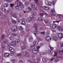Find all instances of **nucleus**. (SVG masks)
Masks as SVG:
<instances>
[{
	"label": "nucleus",
	"instance_id": "1",
	"mask_svg": "<svg viewBox=\"0 0 63 63\" xmlns=\"http://www.w3.org/2000/svg\"><path fill=\"white\" fill-rule=\"evenodd\" d=\"M40 47V46H37L36 47V48H35L34 49H33L32 50V52L34 53L35 54H37L38 52L39 51V49Z\"/></svg>",
	"mask_w": 63,
	"mask_h": 63
},
{
	"label": "nucleus",
	"instance_id": "2",
	"mask_svg": "<svg viewBox=\"0 0 63 63\" xmlns=\"http://www.w3.org/2000/svg\"><path fill=\"white\" fill-rule=\"evenodd\" d=\"M31 18L32 20H33L34 19V17L32 15H31L30 16V17L27 18L26 20L27 22H31V20L30 19Z\"/></svg>",
	"mask_w": 63,
	"mask_h": 63
},
{
	"label": "nucleus",
	"instance_id": "3",
	"mask_svg": "<svg viewBox=\"0 0 63 63\" xmlns=\"http://www.w3.org/2000/svg\"><path fill=\"white\" fill-rule=\"evenodd\" d=\"M17 5L18 6H19V7L21 9H23L24 8V5L22 4V2L20 1L18 2Z\"/></svg>",
	"mask_w": 63,
	"mask_h": 63
},
{
	"label": "nucleus",
	"instance_id": "4",
	"mask_svg": "<svg viewBox=\"0 0 63 63\" xmlns=\"http://www.w3.org/2000/svg\"><path fill=\"white\" fill-rule=\"evenodd\" d=\"M10 45L12 47H16V44L15 41H12L10 43Z\"/></svg>",
	"mask_w": 63,
	"mask_h": 63
},
{
	"label": "nucleus",
	"instance_id": "5",
	"mask_svg": "<svg viewBox=\"0 0 63 63\" xmlns=\"http://www.w3.org/2000/svg\"><path fill=\"white\" fill-rule=\"evenodd\" d=\"M49 47L51 49H50L48 51V53L49 54H51L53 53V50H52L53 49V48L51 47L50 46H49Z\"/></svg>",
	"mask_w": 63,
	"mask_h": 63
},
{
	"label": "nucleus",
	"instance_id": "6",
	"mask_svg": "<svg viewBox=\"0 0 63 63\" xmlns=\"http://www.w3.org/2000/svg\"><path fill=\"white\" fill-rule=\"evenodd\" d=\"M51 40V38L49 36H47L46 38V40L47 42H50Z\"/></svg>",
	"mask_w": 63,
	"mask_h": 63
},
{
	"label": "nucleus",
	"instance_id": "7",
	"mask_svg": "<svg viewBox=\"0 0 63 63\" xmlns=\"http://www.w3.org/2000/svg\"><path fill=\"white\" fill-rule=\"evenodd\" d=\"M58 28L59 31L61 32L63 31V26H59Z\"/></svg>",
	"mask_w": 63,
	"mask_h": 63
},
{
	"label": "nucleus",
	"instance_id": "8",
	"mask_svg": "<svg viewBox=\"0 0 63 63\" xmlns=\"http://www.w3.org/2000/svg\"><path fill=\"white\" fill-rule=\"evenodd\" d=\"M63 34L62 33H60L58 34V37L60 39H61L63 38Z\"/></svg>",
	"mask_w": 63,
	"mask_h": 63
},
{
	"label": "nucleus",
	"instance_id": "9",
	"mask_svg": "<svg viewBox=\"0 0 63 63\" xmlns=\"http://www.w3.org/2000/svg\"><path fill=\"white\" fill-rule=\"evenodd\" d=\"M12 29L13 30V31H16L17 30V27L16 26H14L12 28Z\"/></svg>",
	"mask_w": 63,
	"mask_h": 63
},
{
	"label": "nucleus",
	"instance_id": "10",
	"mask_svg": "<svg viewBox=\"0 0 63 63\" xmlns=\"http://www.w3.org/2000/svg\"><path fill=\"white\" fill-rule=\"evenodd\" d=\"M62 52L63 53V49L61 51L60 50H59L58 51V53L60 55H62L63 54Z\"/></svg>",
	"mask_w": 63,
	"mask_h": 63
},
{
	"label": "nucleus",
	"instance_id": "11",
	"mask_svg": "<svg viewBox=\"0 0 63 63\" xmlns=\"http://www.w3.org/2000/svg\"><path fill=\"white\" fill-rule=\"evenodd\" d=\"M9 50L11 52H14L15 49L13 48L12 47H10L9 48Z\"/></svg>",
	"mask_w": 63,
	"mask_h": 63
},
{
	"label": "nucleus",
	"instance_id": "12",
	"mask_svg": "<svg viewBox=\"0 0 63 63\" xmlns=\"http://www.w3.org/2000/svg\"><path fill=\"white\" fill-rule=\"evenodd\" d=\"M35 3L34 2H32L31 4V6L32 8H34L35 7Z\"/></svg>",
	"mask_w": 63,
	"mask_h": 63
},
{
	"label": "nucleus",
	"instance_id": "13",
	"mask_svg": "<svg viewBox=\"0 0 63 63\" xmlns=\"http://www.w3.org/2000/svg\"><path fill=\"white\" fill-rule=\"evenodd\" d=\"M38 21H41L43 20V16H40L38 17Z\"/></svg>",
	"mask_w": 63,
	"mask_h": 63
},
{
	"label": "nucleus",
	"instance_id": "14",
	"mask_svg": "<svg viewBox=\"0 0 63 63\" xmlns=\"http://www.w3.org/2000/svg\"><path fill=\"white\" fill-rule=\"evenodd\" d=\"M44 21L45 22V23H46V24H49L50 23L48 21V20L47 19H45L44 20Z\"/></svg>",
	"mask_w": 63,
	"mask_h": 63
},
{
	"label": "nucleus",
	"instance_id": "15",
	"mask_svg": "<svg viewBox=\"0 0 63 63\" xmlns=\"http://www.w3.org/2000/svg\"><path fill=\"white\" fill-rule=\"evenodd\" d=\"M13 17H14V18H16L17 20H18V19H19V17L17 16L15 14H13Z\"/></svg>",
	"mask_w": 63,
	"mask_h": 63
},
{
	"label": "nucleus",
	"instance_id": "16",
	"mask_svg": "<svg viewBox=\"0 0 63 63\" xmlns=\"http://www.w3.org/2000/svg\"><path fill=\"white\" fill-rule=\"evenodd\" d=\"M8 43V40L7 39H4L3 41L2 44H7Z\"/></svg>",
	"mask_w": 63,
	"mask_h": 63
},
{
	"label": "nucleus",
	"instance_id": "17",
	"mask_svg": "<svg viewBox=\"0 0 63 63\" xmlns=\"http://www.w3.org/2000/svg\"><path fill=\"white\" fill-rule=\"evenodd\" d=\"M10 55V54L7 53H5L4 54V56L5 57H8Z\"/></svg>",
	"mask_w": 63,
	"mask_h": 63
},
{
	"label": "nucleus",
	"instance_id": "18",
	"mask_svg": "<svg viewBox=\"0 0 63 63\" xmlns=\"http://www.w3.org/2000/svg\"><path fill=\"white\" fill-rule=\"evenodd\" d=\"M24 55L26 57H29L30 54L28 53H26L24 54Z\"/></svg>",
	"mask_w": 63,
	"mask_h": 63
},
{
	"label": "nucleus",
	"instance_id": "19",
	"mask_svg": "<svg viewBox=\"0 0 63 63\" xmlns=\"http://www.w3.org/2000/svg\"><path fill=\"white\" fill-rule=\"evenodd\" d=\"M55 62V63H57L59 61V58H55V60L54 61Z\"/></svg>",
	"mask_w": 63,
	"mask_h": 63
},
{
	"label": "nucleus",
	"instance_id": "20",
	"mask_svg": "<svg viewBox=\"0 0 63 63\" xmlns=\"http://www.w3.org/2000/svg\"><path fill=\"white\" fill-rule=\"evenodd\" d=\"M18 29L19 30H20V31H21V30H23V27H22L21 26H19L18 27Z\"/></svg>",
	"mask_w": 63,
	"mask_h": 63
},
{
	"label": "nucleus",
	"instance_id": "21",
	"mask_svg": "<svg viewBox=\"0 0 63 63\" xmlns=\"http://www.w3.org/2000/svg\"><path fill=\"white\" fill-rule=\"evenodd\" d=\"M33 40V38L32 37L30 38L29 39V42H32Z\"/></svg>",
	"mask_w": 63,
	"mask_h": 63
},
{
	"label": "nucleus",
	"instance_id": "22",
	"mask_svg": "<svg viewBox=\"0 0 63 63\" xmlns=\"http://www.w3.org/2000/svg\"><path fill=\"white\" fill-rule=\"evenodd\" d=\"M9 39L10 41H12L14 40V37L12 36H11L9 37Z\"/></svg>",
	"mask_w": 63,
	"mask_h": 63
},
{
	"label": "nucleus",
	"instance_id": "23",
	"mask_svg": "<svg viewBox=\"0 0 63 63\" xmlns=\"http://www.w3.org/2000/svg\"><path fill=\"white\" fill-rule=\"evenodd\" d=\"M43 8L44 9V10H49V7H47L45 6H43Z\"/></svg>",
	"mask_w": 63,
	"mask_h": 63
},
{
	"label": "nucleus",
	"instance_id": "24",
	"mask_svg": "<svg viewBox=\"0 0 63 63\" xmlns=\"http://www.w3.org/2000/svg\"><path fill=\"white\" fill-rule=\"evenodd\" d=\"M30 47L31 49H34L35 48V46L33 45H31L30 46Z\"/></svg>",
	"mask_w": 63,
	"mask_h": 63
},
{
	"label": "nucleus",
	"instance_id": "25",
	"mask_svg": "<svg viewBox=\"0 0 63 63\" xmlns=\"http://www.w3.org/2000/svg\"><path fill=\"white\" fill-rule=\"evenodd\" d=\"M21 48L22 50H25L26 49V46L23 45L21 47Z\"/></svg>",
	"mask_w": 63,
	"mask_h": 63
},
{
	"label": "nucleus",
	"instance_id": "26",
	"mask_svg": "<svg viewBox=\"0 0 63 63\" xmlns=\"http://www.w3.org/2000/svg\"><path fill=\"white\" fill-rule=\"evenodd\" d=\"M33 33L35 36H37L38 35V33L37 32L34 31L33 32Z\"/></svg>",
	"mask_w": 63,
	"mask_h": 63
},
{
	"label": "nucleus",
	"instance_id": "27",
	"mask_svg": "<svg viewBox=\"0 0 63 63\" xmlns=\"http://www.w3.org/2000/svg\"><path fill=\"white\" fill-rule=\"evenodd\" d=\"M57 25L55 24H53L52 26V27L54 29H55V28H56V27H57Z\"/></svg>",
	"mask_w": 63,
	"mask_h": 63
},
{
	"label": "nucleus",
	"instance_id": "28",
	"mask_svg": "<svg viewBox=\"0 0 63 63\" xmlns=\"http://www.w3.org/2000/svg\"><path fill=\"white\" fill-rule=\"evenodd\" d=\"M15 42L17 44H18V43H19V42H20V40L19 39H16L15 40Z\"/></svg>",
	"mask_w": 63,
	"mask_h": 63
},
{
	"label": "nucleus",
	"instance_id": "29",
	"mask_svg": "<svg viewBox=\"0 0 63 63\" xmlns=\"http://www.w3.org/2000/svg\"><path fill=\"white\" fill-rule=\"evenodd\" d=\"M38 42L37 41H34L33 43V45L34 46H37L38 45Z\"/></svg>",
	"mask_w": 63,
	"mask_h": 63
},
{
	"label": "nucleus",
	"instance_id": "30",
	"mask_svg": "<svg viewBox=\"0 0 63 63\" xmlns=\"http://www.w3.org/2000/svg\"><path fill=\"white\" fill-rule=\"evenodd\" d=\"M38 27V25L37 24H34L33 25V27L35 28H37Z\"/></svg>",
	"mask_w": 63,
	"mask_h": 63
},
{
	"label": "nucleus",
	"instance_id": "31",
	"mask_svg": "<svg viewBox=\"0 0 63 63\" xmlns=\"http://www.w3.org/2000/svg\"><path fill=\"white\" fill-rule=\"evenodd\" d=\"M52 5V2L51 1H49L48 2L47 5L49 6H51Z\"/></svg>",
	"mask_w": 63,
	"mask_h": 63
},
{
	"label": "nucleus",
	"instance_id": "32",
	"mask_svg": "<svg viewBox=\"0 0 63 63\" xmlns=\"http://www.w3.org/2000/svg\"><path fill=\"white\" fill-rule=\"evenodd\" d=\"M21 24H22V25H25L26 24V22L24 21H22L21 22Z\"/></svg>",
	"mask_w": 63,
	"mask_h": 63
},
{
	"label": "nucleus",
	"instance_id": "33",
	"mask_svg": "<svg viewBox=\"0 0 63 63\" xmlns=\"http://www.w3.org/2000/svg\"><path fill=\"white\" fill-rule=\"evenodd\" d=\"M52 39L53 40H54V41H57V40H58V38L56 36H54L53 37Z\"/></svg>",
	"mask_w": 63,
	"mask_h": 63
},
{
	"label": "nucleus",
	"instance_id": "34",
	"mask_svg": "<svg viewBox=\"0 0 63 63\" xmlns=\"http://www.w3.org/2000/svg\"><path fill=\"white\" fill-rule=\"evenodd\" d=\"M17 22L16 21L13 20L12 21V23L13 24H16Z\"/></svg>",
	"mask_w": 63,
	"mask_h": 63
},
{
	"label": "nucleus",
	"instance_id": "35",
	"mask_svg": "<svg viewBox=\"0 0 63 63\" xmlns=\"http://www.w3.org/2000/svg\"><path fill=\"white\" fill-rule=\"evenodd\" d=\"M4 37H5V34H3L1 35V40H3L4 38Z\"/></svg>",
	"mask_w": 63,
	"mask_h": 63
},
{
	"label": "nucleus",
	"instance_id": "36",
	"mask_svg": "<svg viewBox=\"0 0 63 63\" xmlns=\"http://www.w3.org/2000/svg\"><path fill=\"white\" fill-rule=\"evenodd\" d=\"M5 47H6V46H5V45H2V50H3H3H5Z\"/></svg>",
	"mask_w": 63,
	"mask_h": 63
},
{
	"label": "nucleus",
	"instance_id": "37",
	"mask_svg": "<svg viewBox=\"0 0 63 63\" xmlns=\"http://www.w3.org/2000/svg\"><path fill=\"white\" fill-rule=\"evenodd\" d=\"M29 4V2L27 1H26L25 2V6H28Z\"/></svg>",
	"mask_w": 63,
	"mask_h": 63
},
{
	"label": "nucleus",
	"instance_id": "38",
	"mask_svg": "<svg viewBox=\"0 0 63 63\" xmlns=\"http://www.w3.org/2000/svg\"><path fill=\"white\" fill-rule=\"evenodd\" d=\"M36 39L38 41H43V39L38 37H36Z\"/></svg>",
	"mask_w": 63,
	"mask_h": 63
},
{
	"label": "nucleus",
	"instance_id": "39",
	"mask_svg": "<svg viewBox=\"0 0 63 63\" xmlns=\"http://www.w3.org/2000/svg\"><path fill=\"white\" fill-rule=\"evenodd\" d=\"M32 14L33 16H36L37 15V13H36V12H33L32 13Z\"/></svg>",
	"mask_w": 63,
	"mask_h": 63
},
{
	"label": "nucleus",
	"instance_id": "40",
	"mask_svg": "<svg viewBox=\"0 0 63 63\" xmlns=\"http://www.w3.org/2000/svg\"><path fill=\"white\" fill-rule=\"evenodd\" d=\"M23 16V14L22 13H20L19 15V17H21Z\"/></svg>",
	"mask_w": 63,
	"mask_h": 63
},
{
	"label": "nucleus",
	"instance_id": "41",
	"mask_svg": "<svg viewBox=\"0 0 63 63\" xmlns=\"http://www.w3.org/2000/svg\"><path fill=\"white\" fill-rule=\"evenodd\" d=\"M51 13H54L55 10H54V8H53V9L51 10Z\"/></svg>",
	"mask_w": 63,
	"mask_h": 63
},
{
	"label": "nucleus",
	"instance_id": "42",
	"mask_svg": "<svg viewBox=\"0 0 63 63\" xmlns=\"http://www.w3.org/2000/svg\"><path fill=\"white\" fill-rule=\"evenodd\" d=\"M8 6H9V4L8 3H6L4 4V7H7Z\"/></svg>",
	"mask_w": 63,
	"mask_h": 63
},
{
	"label": "nucleus",
	"instance_id": "43",
	"mask_svg": "<svg viewBox=\"0 0 63 63\" xmlns=\"http://www.w3.org/2000/svg\"><path fill=\"white\" fill-rule=\"evenodd\" d=\"M12 35L13 36H17V34L15 33H13Z\"/></svg>",
	"mask_w": 63,
	"mask_h": 63
},
{
	"label": "nucleus",
	"instance_id": "44",
	"mask_svg": "<svg viewBox=\"0 0 63 63\" xmlns=\"http://www.w3.org/2000/svg\"><path fill=\"white\" fill-rule=\"evenodd\" d=\"M61 49H63V43H62L61 45Z\"/></svg>",
	"mask_w": 63,
	"mask_h": 63
},
{
	"label": "nucleus",
	"instance_id": "45",
	"mask_svg": "<svg viewBox=\"0 0 63 63\" xmlns=\"http://www.w3.org/2000/svg\"><path fill=\"white\" fill-rule=\"evenodd\" d=\"M21 55V53H19L16 54V56H20Z\"/></svg>",
	"mask_w": 63,
	"mask_h": 63
},
{
	"label": "nucleus",
	"instance_id": "46",
	"mask_svg": "<svg viewBox=\"0 0 63 63\" xmlns=\"http://www.w3.org/2000/svg\"><path fill=\"white\" fill-rule=\"evenodd\" d=\"M56 1L55 0H53L52 1V4L53 5H55V2Z\"/></svg>",
	"mask_w": 63,
	"mask_h": 63
},
{
	"label": "nucleus",
	"instance_id": "47",
	"mask_svg": "<svg viewBox=\"0 0 63 63\" xmlns=\"http://www.w3.org/2000/svg\"><path fill=\"white\" fill-rule=\"evenodd\" d=\"M2 11L3 12H5L6 11V9L4 8H2Z\"/></svg>",
	"mask_w": 63,
	"mask_h": 63
},
{
	"label": "nucleus",
	"instance_id": "48",
	"mask_svg": "<svg viewBox=\"0 0 63 63\" xmlns=\"http://www.w3.org/2000/svg\"><path fill=\"white\" fill-rule=\"evenodd\" d=\"M28 9L29 11H32V9H31V8H30V7H28Z\"/></svg>",
	"mask_w": 63,
	"mask_h": 63
},
{
	"label": "nucleus",
	"instance_id": "49",
	"mask_svg": "<svg viewBox=\"0 0 63 63\" xmlns=\"http://www.w3.org/2000/svg\"><path fill=\"white\" fill-rule=\"evenodd\" d=\"M21 33L22 35H24L25 34V32L24 31H21Z\"/></svg>",
	"mask_w": 63,
	"mask_h": 63
},
{
	"label": "nucleus",
	"instance_id": "50",
	"mask_svg": "<svg viewBox=\"0 0 63 63\" xmlns=\"http://www.w3.org/2000/svg\"><path fill=\"white\" fill-rule=\"evenodd\" d=\"M42 61L43 62H46L47 61L44 58H43V59Z\"/></svg>",
	"mask_w": 63,
	"mask_h": 63
},
{
	"label": "nucleus",
	"instance_id": "51",
	"mask_svg": "<svg viewBox=\"0 0 63 63\" xmlns=\"http://www.w3.org/2000/svg\"><path fill=\"white\" fill-rule=\"evenodd\" d=\"M37 60L38 62H40V61H41V58H40V57L38 58L37 59Z\"/></svg>",
	"mask_w": 63,
	"mask_h": 63
},
{
	"label": "nucleus",
	"instance_id": "52",
	"mask_svg": "<svg viewBox=\"0 0 63 63\" xmlns=\"http://www.w3.org/2000/svg\"><path fill=\"white\" fill-rule=\"evenodd\" d=\"M14 4H10V6L11 7H12V8H13V7L14 6Z\"/></svg>",
	"mask_w": 63,
	"mask_h": 63
},
{
	"label": "nucleus",
	"instance_id": "53",
	"mask_svg": "<svg viewBox=\"0 0 63 63\" xmlns=\"http://www.w3.org/2000/svg\"><path fill=\"white\" fill-rule=\"evenodd\" d=\"M62 58V57L60 56H56V58Z\"/></svg>",
	"mask_w": 63,
	"mask_h": 63
},
{
	"label": "nucleus",
	"instance_id": "54",
	"mask_svg": "<svg viewBox=\"0 0 63 63\" xmlns=\"http://www.w3.org/2000/svg\"><path fill=\"white\" fill-rule=\"evenodd\" d=\"M50 34V32H46L47 35H49Z\"/></svg>",
	"mask_w": 63,
	"mask_h": 63
},
{
	"label": "nucleus",
	"instance_id": "55",
	"mask_svg": "<svg viewBox=\"0 0 63 63\" xmlns=\"http://www.w3.org/2000/svg\"><path fill=\"white\" fill-rule=\"evenodd\" d=\"M40 34H45V32H41Z\"/></svg>",
	"mask_w": 63,
	"mask_h": 63
},
{
	"label": "nucleus",
	"instance_id": "56",
	"mask_svg": "<svg viewBox=\"0 0 63 63\" xmlns=\"http://www.w3.org/2000/svg\"><path fill=\"white\" fill-rule=\"evenodd\" d=\"M19 63H23V62L21 60H20L19 61Z\"/></svg>",
	"mask_w": 63,
	"mask_h": 63
},
{
	"label": "nucleus",
	"instance_id": "57",
	"mask_svg": "<svg viewBox=\"0 0 63 63\" xmlns=\"http://www.w3.org/2000/svg\"><path fill=\"white\" fill-rule=\"evenodd\" d=\"M26 31L28 32H29V31H30V30H29V29L27 28L26 29Z\"/></svg>",
	"mask_w": 63,
	"mask_h": 63
},
{
	"label": "nucleus",
	"instance_id": "58",
	"mask_svg": "<svg viewBox=\"0 0 63 63\" xmlns=\"http://www.w3.org/2000/svg\"><path fill=\"white\" fill-rule=\"evenodd\" d=\"M15 8L17 10H18L19 9V7L18 6H16L15 7Z\"/></svg>",
	"mask_w": 63,
	"mask_h": 63
},
{
	"label": "nucleus",
	"instance_id": "59",
	"mask_svg": "<svg viewBox=\"0 0 63 63\" xmlns=\"http://www.w3.org/2000/svg\"><path fill=\"white\" fill-rule=\"evenodd\" d=\"M54 59H55V58H52L50 59V61H53Z\"/></svg>",
	"mask_w": 63,
	"mask_h": 63
},
{
	"label": "nucleus",
	"instance_id": "60",
	"mask_svg": "<svg viewBox=\"0 0 63 63\" xmlns=\"http://www.w3.org/2000/svg\"><path fill=\"white\" fill-rule=\"evenodd\" d=\"M54 55H53V56H55L56 55H57V53L55 52H54Z\"/></svg>",
	"mask_w": 63,
	"mask_h": 63
},
{
	"label": "nucleus",
	"instance_id": "61",
	"mask_svg": "<svg viewBox=\"0 0 63 63\" xmlns=\"http://www.w3.org/2000/svg\"><path fill=\"white\" fill-rule=\"evenodd\" d=\"M34 0V1L36 3V4H38V0Z\"/></svg>",
	"mask_w": 63,
	"mask_h": 63
},
{
	"label": "nucleus",
	"instance_id": "62",
	"mask_svg": "<svg viewBox=\"0 0 63 63\" xmlns=\"http://www.w3.org/2000/svg\"><path fill=\"white\" fill-rule=\"evenodd\" d=\"M44 15V14L43 13H41L40 15V16H43Z\"/></svg>",
	"mask_w": 63,
	"mask_h": 63
},
{
	"label": "nucleus",
	"instance_id": "63",
	"mask_svg": "<svg viewBox=\"0 0 63 63\" xmlns=\"http://www.w3.org/2000/svg\"><path fill=\"white\" fill-rule=\"evenodd\" d=\"M63 17V15H60L59 16L60 19V18H62V17Z\"/></svg>",
	"mask_w": 63,
	"mask_h": 63
},
{
	"label": "nucleus",
	"instance_id": "64",
	"mask_svg": "<svg viewBox=\"0 0 63 63\" xmlns=\"http://www.w3.org/2000/svg\"><path fill=\"white\" fill-rule=\"evenodd\" d=\"M30 61H31L30 59H29L27 60V62H30Z\"/></svg>",
	"mask_w": 63,
	"mask_h": 63
}]
</instances>
